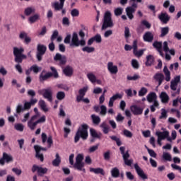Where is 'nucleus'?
Listing matches in <instances>:
<instances>
[{"label":"nucleus","instance_id":"obj_1","mask_svg":"<svg viewBox=\"0 0 181 181\" xmlns=\"http://www.w3.org/2000/svg\"><path fill=\"white\" fill-rule=\"evenodd\" d=\"M34 112L35 114L33 115L28 122V127L31 131L35 129L37 124H43V122H46V116L43 115L40 117V112H39L37 107L34 108Z\"/></svg>","mask_w":181,"mask_h":181},{"label":"nucleus","instance_id":"obj_2","mask_svg":"<svg viewBox=\"0 0 181 181\" xmlns=\"http://www.w3.org/2000/svg\"><path fill=\"white\" fill-rule=\"evenodd\" d=\"M83 159L84 155L79 153L76 156L74 163V154L72 153L69 156V163L74 165V169L86 173V168H84V163L83 162Z\"/></svg>","mask_w":181,"mask_h":181},{"label":"nucleus","instance_id":"obj_3","mask_svg":"<svg viewBox=\"0 0 181 181\" xmlns=\"http://www.w3.org/2000/svg\"><path fill=\"white\" fill-rule=\"evenodd\" d=\"M78 35L81 40H78ZM78 35L76 33H74L72 35V37L71 40V47H78V46H86V40H84V37L86 36V33L84 31L80 30Z\"/></svg>","mask_w":181,"mask_h":181},{"label":"nucleus","instance_id":"obj_4","mask_svg":"<svg viewBox=\"0 0 181 181\" xmlns=\"http://www.w3.org/2000/svg\"><path fill=\"white\" fill-rule=\"evenodd\" d=\"M88 126L87 124H82L81 127L78 128L74 139L76 143L80 141V138H82V139H87V138H88Z\"/></svg>","mask_w":181,"mask_h":181},{"label":"nucleus","instance_id":"obj_5","mask_svg":"<svg viewBox=\"0 0 181 181\" xmlns=\"http://www.w3.org/2000/svg\"><path fill=\"white\" fill-rule=\"evenodd\" d=\"M181 81H180V76H177L174 77L173 79L170 81V89L173 91H176L175 93H172V97H175L176 95L180 94V88H178V86H180Z\"/></svg>","mask_w":181,"mask_h":181},{"label":"nucleus","instance_id":"obj_6","mask_svg":"<svg viewBox=\"0 0 181 181\" xmlns=\"http://www.w3.org/2000/svg\"><path fill=\"white\" fill-rule=\"evenodd\" d=\"M112 26H114V23H112V18H111V12L106 11L104 15L102 30H105L107 28H112Z\"/></svg>","mask_w":181,"mask_h":181},{"label":"nucleus","instance_id":"obj_7","mask_svg":"<svg viewBox=\"0 0 181 181\" xmlns=\"http://www.w3.org/2000/svg\"><path fill=\"white\" fill-rule=\"evenodd\" d=\"M38 94L42 95L47 101H53V90L52 88H44L38 90Z\"/></svg>","mask_w":181,"mask_h":181},{"label":"nucleus","instance_id":"obj_8","mask_svg":"<svg viewBox=\"0 0 181 181\" xmlns=\"http://www.w3.org/2000/svg\"><path fill=\"white\" fill-rule=\"evenodd\" d=\"M50 70L52 71V73L48 72L46 74L43 75L42 74L40 76V81H45L47 80V78H50L53 76L54 78H59V73H57V70H56V68L51 66Z\"/></svg>","mask_w":181,"mask_h":181},{"label":"nucleus","instance_id":"obj_9","mask_svg":"<svg viewBox=\"0 0 181 181\" xmlns=\"http://www.w3.org/2000/svg\"><path fill=\"white\" fill-rule=\"evenodd\" d=\"M163 132L157 131L156 132L158 139H161L162 141L167 139L168 142H172V139L169 136V131L166 130L165 128H161Z\"/></svg>","mask_w":181,"mask_h":181},{"label":"nucleus","instance_id":"obj_10","mask_svg":"<svg viewBox=\"0 0 181 181\" xmlns=\"http://www.w3.org/2000/svg\"><path fill=\"white\" fill-rule=\"evenodd\" d=\"M54 61L59 66H64L67 62V58L64 55H62V54H56L54 57Z\"/></svg>","mask_w":181,"mask_h":181},{"label":"nucleus","instance_id":"obj_11","mask_svg":"<svg viewBox=\"0 0 181 181\" xmlns=\"http://www.w3.org/2000/svg\"><path fill=\"white\" fill-rule=\"evenodd\" d=\"M138 8V4L136 3H134L132 6H129L126 8V13L128 16L129 19L132 21L134 18V13H135V11Z\"/></svg>","mask_w":181,"mask_h":181},{"label":"nucleus","instance_id":"obj_12","mask_svg":"<svg viewBox=\"0 0 181 181\" xmlns=\"http://www.w3.org/2000/svg\"><path fill=\"white\" fill-rule=\"evenodd\" d=\"M47 47H46L45 45L39 44L37 47V59L38 60V62L42 61V57H43V54H45V53H46V50H47Z\"/></svg>","mask_w":181,"mask_h":181},{"label":"nucleus","instance_id":"obj_13","mask_svg":"<svg viewBox=\"0 0 181 181\" xmlns=\"http://www.w3.org/2000/svg\"><path fill=\"white\" fill-rule=\"evenodd\" d=\"M134 169L138 176H139L141 179H143V180H146V179H148V175L145 174V173L144 172V170H142V168H141V167L138 165V163L134 164Z\"/></svg>","mask_w":181,"mask_h":181},{"label":"nucleus","instance_id":"obj_14","mask_svg":"<svg viewBox=\"0 0 181 181\" xmlns=\"http://www.w3.org/2000/svg\"><path fill=\"white\" fill-rule=\"evenodd\" d=\"M34 149L36 152V158L40 159L41 162H43L44 158L43 154L40 153V151H47L46 148L41 147L40 146H34Z\"/></svg>","mask_w":181,"mask_h":181},{"label":"nucleus","instance_id":"obj_15","mask_svg":"<svg viewBox=\"0 0 181 181\" xmlns=\"http://www.w3.org/2000/svg\"><path fill=\"white\" fill-rule=\"evenodd\" d=\"M5 160L7 163H9V162L13 161V158L12 156L7 154L6 153H4L2 158L0 159V165L4 166V165H5Z\"/></svg>","mask_w":181,"mask_h":181},{"label":"nucleus","instance_id":"obj_16","mask_svg":"<svg viewBox=\"0 0 181 181\" xmlns=\"http://www.w3.org/2000/svg\"><path fill=\"white\" fill-rule=\"evenodd\" d=\"M23 52H25V49L22 47H13V54L15 56V62H19V56L23 54Z\"/></svg>","mask_w":181,"mask_h":181},{"label":"nucleus","instance_id":"obj_17","mask_svg":"<svg viewBox=\"0 0 181 181\" xmlns=\"http://www.w3.org/2000/svg\"><path fill=\"white\" fill-rule=\"evenodd\" d=\"M36 170L40 176H42V175H45V173H47V168L39 167L36 165H34L32 168V172L35 173Z\"/></svg>","mask_w":181,"mask_h":181},{"label":"nucleus","instance_id":"obj_18","mask_svg":"<svg viewBox=\"0 0 181 181\" xmlns=\"http://www.w3.org/2000/svg\"><path fill=\"white\" fill-rule=\"evenodd\" d=\"M107 70L110 74H117L118 73V66L114 64V62H109L107 63Z\"/></svg>","mask_w":181,"mask_h":181},{"label":"nucleus","instance_id":"obj_19","mask_svg":"<svg viewBox=\"0 0 181 181\" xmlns=\"http://www.w3.org/2000/svg\"><path fill=\"white\" fill-rule=\"evenodd\" d=\"M18 37L19 39H21V40H24V43H25L26 45H29V43L32 42V38L28 36V33H26V32L25 31L21 32Z\"/></svg>","mask_w":181,"mask_h":181},{"label":"nucleus","instance_id":"obj_20","mask_svg":"<svg viewBox=\"0 0 181 181\" xmlns=\"http://www.w3.org/2000/svg\"><path fill=\"white\" fill-rule=\"evenodd\" d=\"M130 110L134 115H141L144 112V108L136 105L131 106Z\"/></svg>","mask_w":181,"mask_h":181},{"label":"nucleus","instance_id":"obj_21","mask_svg":"<svg viewBox=\"0 0 181 181\" xmlns=\"http://www.w3.org/2000/svg\"><path fill=\"white\" fill-rule=\"evenodd\" d=\"M88 90V86H85L81 88L78 91L79 95L76 97V101L80 103L84 98V95H86V93Z\"/></svg>","mask_w":181,"mask_h":181},{"label":"nucleus","instance_id":"obj_22","mask_svg":"<svg viewBox=\"0 0 181 181\" xmlns=\"http://www.w3.org/2000/svg\"><path fill=\"white\" fill-rule=\"evenodd\" d=\"M158 19L162 22L163 23H168L169 21H170V16H169L167 13L162 12L160 14L158 15Z\"/></svg>","mask_w":181,"mask_h":181},{"label":"nucleus","instance_id":"obj_23","mask_svg":"<svg viewBox=\"0 0 181 181\" xmlns=\"http://www.w3.org/2000/svg\"><path fill=\"white\" fill-rule=\"evenodd\" d=\"M60 3L58 1H56L52 4V6L55 11H60L63 9V7L64 6V2L66 0H59Z\"/></svg>","mask_w":181,"mask_h":181},{"label":"nucleus","instance_id":"obj_24","mask_svg":"<svg viewBox=\"0 0 181 181\" xmlns=\"http://www.w3.org/2000/svg\"><path fill=\"white\" fill-rule=\"evenodd\" d=\"M121 98H122V95L119 94V93H117L115 95H114L113 96H112L110 98L109 100V103H108V106L109 107H114V101H115L116 100H121Z\"/></svg>","mask_w":181,"mask_h":181},{"label":"nucleus","instance_id":"obj_25","mask_svg":"<svg viewBox=\"0 0 181 181\" xmlns=\"http://www.w3.org/2000/svg\"><path fill=\"white\" fill-rule=\"evenodd\" d=\"M74 70L73 69L72 66H66L63 69V73L66 77H71L73 76Z\"/></svg>","mask_w":181,"mask_h":181},{"label":"nucleus","instance_id":"obj_26","mask_svg":"<svg viewBox=\"0 0 181 181\" xmlns=\"http://www.w3.org/2000/svg\"><path fill=\"white\" fill-rule=\"evenodd\" d=\"M154 80L158 82V86H160L162 83H163V80H165V76L162 73H156L153 76Z\"/></svg>","mask_w":181,"mask_h":181},{"label":"nucleus","instance_id":"obj_27","mask_svg":"<svg viewBox=\"0 0 181 181\" xmlns=\"http://www.w3.org/2000/svg\"><path fill=\"white\" fill-rule=\"evenodd\" d=\"M153 47H156L157 49L158 52H159L160 56L161 57H164L165 54H163V52L162 51V42H154L153 44Z\"/></svg>","mask_w":181,"mask_h":181},{"label":"nucleus","instance_id":"obj_28","mask_svg":"<svg viewBox=\"0 0 181 181\" xmlns=\"http://www.w3.org/2000/svg\"><path fill=\"white\" fill-rule=\"evenodd\" d=\"M143 39L144 40V42H153V34L151 32H146L144 36H143Z\"/></svg>","mask_w":181,"mask_h":181},{"label":"nucleus","instance_id":"obj_29","mask_svg":"<svg viewBox=\"0 0 181 181\" xmlns=\"http://www.w3.org/2000/svg\"><path fill=\"white\" fill-rule=\"evenodd\" d=\"M146 100L148 103H153V101L158 100V95L156 93L151 92L147 95Z\"/></svg>","mask_w":181,"mask_h":181},{"label":"nucleus","instance_id":"obj_30","mask_svg":"<svg viewBox=\"0 0 181 181\" xmlns=\"http://www.w3.org/2000/svg\"><path fill=\"white\" fill-rule=\"evenodd\" d=\"M36 12V8L33 6H29L25 8L24 14L25 16H30L32 13H35Z\"/></svg>","mask_w":181,"mask_h":181},{"label":"nucleus","instance_id":"obj_31","mask_svg":"<svg viewBox=\"0 0 181 181\" xmlns=\"http://www.w3.org/2000/svg\"><path fill=\"white\" fill-rule=\"evenodd\" d=\"M90 172L95 173V175H102L103 176L105 175V173H104V169L101 168H90Z\"/></svg>","mask_w":181,"mask_h":181},{"label":"nucleus","instance_id":"obj_32","mask_svg":"<svg viewBox=\"0 0 181 181\" xmlns=\"http://www.w3.org/2000/svg\"><path fill=\"white\" fill-rule=\"evenodd\" d=\"M90 135L93 138H96L98 139H101V136L103 135V134H101V132H98L94 129H90Z\"/></svg>","mask_w":181,"mask_h":181},{"label":"nucleus","instance_id":"obj_33","mask_svg":"<svg viewBox=\"0 0 181 181\" xmlns=\"http://www.w3.org/2000/svg\"><path fill=\"white\" fill-rule=\"evenodd\" d=\"M160 98L164 104H168L169 103V95L166 92H162L160 95Z\"/></svg>","mask_w":181,"mask_h":181},{"label":"nucleus","instance_id":"obj_34","mask_svg":"<svg viewBox=\"0 0 181 181\" xmlns=\"http://www.w3.org/2000/svg\"><path fill=\"white\" fill-rule=\"evenodd\" d=\"M40 19V14L35 13V14L31 16L30 17H29L28 21L30 23H35V22H37V21H39Z\"/></svg>","mask_w":181,"mask_h":181},{"label":"nucleus","instance_id":"obj_35","mask_svg":"<svg viewBox=\"0 0 181 181\" xmlns=\"http://www.w3.org/2000/svg\"><path fill=\"white\" fill-rule=\"evenodd\" d=\"M38 105L40 107L41 110H42V111H44L45 112H47V111H49V108L47 107L46 102L45 100H40L38 102Z\"/></svg>","mask_w":181,"mask_h":181},{"label":"nucleus","instance_id":"obj_36","mask_svg":"<svg viewBox=\"0 0 181 181\" xmlns=\"http://www.w3.org/2000/svg\"><path fill=\"white\" fill-rule=\"evenodd\" d=\"M163 73L165 76V81H170L171 77H170V71L168 69V66H165L163 68Z\"/></svg>","mask_w":181,"mask_h":181},{"label":"nucleus","instance_id":"obj_37","mask_svg":"<svg viewBox=\"0 0 181 181\" xmlns=\"http://www.w3.org/2000/svg\"><path fill=\"white\" fill-rule=\"evenodd\" d=\"M110 173H111L112 177H115V178L119 177V169H118V168L117 167L112 168L110 170Z\"/></svg>","mask_w":181,"mask_h":181},{"label":"nucleus","instance_id":"obj_38","mask_svg":"<svg viewBox=\"0 0 181 181\" xmlns=\"http://www.w3.org/2000/svg\"><path fill=\"white\" fill-rule=\"evenodd\" d=\"M100 128L102 129V131L105 134H108L110 132V127L107 124V122H103L100 125Z\"/></svg>","mask_w":181,"mask_h":181},{"label":"nucleus","instance_id":"obj_39","mask_svg":"<svg viewBox=\"0 0 181 181\" xmlns=\"http://www.w3.org/2000/svg\"><path fill=\"white\" fill-rule=\"evenodd\" d=\"M14 129L18 132H23V130L25 129V125H23L22 123H16L14 124Z\"/></svg>","mask_w":181,"mask_h":181},{"label":"nucleus","instance_id":"obj_40","mask_svg":"<svg viewBox=\"0 0 181 181\" xmlns=\"http://www.w3.org/2000/svg\"><path fill=\"white\" fill-rule=\"evenodd\" d=\"M146 66H152L155 62V58L152 55H148L146 57Z\"/></svg>","mask_w":181,"mask_h":181},{"label":"nucleus","instance_id":"obj_41","mask_svg":"<svg viewBox=\"0 0 181 181\" xmlns=\"http://www.w3.org/2000/svg\"><path fill=\"white\" fill-rule=\"evenodd\" d=\"M87 78H88L89 81L90 83H94L95 81H97V76L93 73H88L87 74Z\"/></svg>","mask_w":181,"mask_h":181},{"label":"nucleus","instance_id":"obj_42","mask_svg":"<svg viewBox=\"0 0 181 181\" xmlns=\"http://www.w3.org/2000/svg\"><path fill=\"white\" fill-rule=\"evenodd\" d=\"M55 156L56 158L52 161V165L53 166H59L62 162V158H60L59 153H57Z\"/></svg>","mask_w":181,"mask_h":181},{"label":"nucleus","instance_id":"obj_43","mask_svg":"<svg viewBox=\"0 0 181 181\" xmlns=\"http://www.w3.org/2000/svg\"><path fill=\"white\" fill-rule=\"evenodd\" d=\"M91 119L95 125H98L100 124V122H101V118H100L98 116H97L95 115H92Z\"/></svg>","mask_w":181,"mask_h":181},{"label":"nucleus","instance_id":"obj_44","mask_svg":"<svg viewBox=\"0 0 181 181\" xmlns=\"http://www.w3.org/2000/svg\"><path fill=\"white\" fill-rule=\"evenodd\" d=\"M57 99L59 100V101H62V100H64L66 98V93L63 91H59L57 93Z\"/></svg>","mask_w":181,"mask_h":181},{"label":"nucleus","instance_id":"obj_45","mask_svg":"<svg viewBox=\"0 0 181 181\" xmlns=\"http://www.w3.org/2000/svg\"><path fill=\"white\" fill-rule=\"evenodd\" d=\"M122 12H124V8H122V7H117L114 10V13L115 16H121Z\"/></svg>","mask_w":181,"mask_h":181},{"label":"nucleus","instance_id":"obj_46","mask_svg":"<svg viewBox=\"0 0 181 181\" xmlns=\"http://www.w3.org/2000/svg\"><path fill=\"white\" fill-rule=\"evenodd\" d=\"M169 33V27L161 28L160 37H165Z\"/></svg>","mask_w":181,"mask_h":181},{"label":"nucleus","instance_id":"obj_47","mask_svg":"<svg viewBox=\"0 0 181 181\" xmlns=\"http://www.w3.org/2000/svg\"><path fill=\"white\" fill-rule=\"evenodd\" d=\"M163 159H164V160L170 162L172 160V156L169 153L164 152L163 153Z\"/></svg>","mask_w":181,"mask_h":181},{"label":"nucleus","instance_id":"obj_48","mask_svg":"<svg viewBox=\"0 0 181 181\" xmlns=\"http://www.w3.org/2000/svg\"><path fill=\"white\" fill-rule=\"evenodd\" d=\"M82 50L83 52H86V53H93V52H94V50H95V49L93 47L86 46L82 48Z\"/></svg>","mask_w":181,"mask_h":181},{"label":"nucleus","instance_id":"obj_49","mask_svg":"<svg viewBox=\"0 0 181 181\" xmlns=\"http://www.w3.org/2000/svg\"><path fill=\"white\" fill-rule=\"evenodd\" d=\"M160 119H166L168 118V112L165 109H161V115L159 117Z\"/></svg>","mask_w":181,"mask_h":181},{"label":"nucleus","instance_id":"obj_50","mask_svg":"<svg viewBox=\"0 0 181 181\" xmlns=\"http://www.w3.org/2000/svg\"><path fill=\"white\" fill-rule=\"evenodd\" d=\"M146 93H148V89L145 87H142L139 91V96L144 97V95H146Z\"/></svg>","mask_w":181,"mask_h":181},{"label":"nucleus","instance_id":"obj_51","mask_svg":"<svg viewBox=\"0 0 181 181\" xmlns=\"http://www.w3.org/2000/svg\"><path fill=\"white\" fill-rule=\"evenodd\" d=\"M30 70H31V71H33V73H35L36 74H37V73H39V71H40V70H42V68L37 66V65H33L30 67Z\"/></svg>","mask_w":181,"mask_h":181},{"label":"nucleus","instance_id":"obj_52","mask_svg":"<svg viewBox=\"0 0 181 181\" xmlns=\"http://www.w3.org/2000/svg\"><path fill=\"white\" fill-rule=\"evenodd\" d=\"M123 135L126 136V138H132L133 134L128 129H124L123 130Z\"/></svg>","mask_w":181,"mask_h":181},{"label":"nucleus","instance_id":"obj_53","mask_svg":"<svg viewBox=\"0 0 181 181\" xmlns=\"http://www.w3.org/2000/svg\"><path fill=\"white\" fill-rule=\"evenodd\" d=\"M144 52H145V49H140L138 51V49H136L134 51H133V53L134 55L136 56V57H141V56H142V54H144Z\"/></svg>","mask_w":181,"mask_h":181},{"label":"nucleus","instance_id":"obj_54","mask_svg":"<svg viewBox=\"0 0 181 181\" xmlns=\"http://www.w3.org/2000/svg\"><path fill=\"white\" fill-rule=\"evenodd\" d=\"M71 15L73 18H76L80 15V11L76 8H74L71 11Z\"/></svg>","mask_w":181,"mask_h":181},{"label":"nucleus","instance_id":"obj_55","mask_svg":"<svg viewBox=\"0 0 181 181\" xmlns=\"http://www.w3.org/2000/svg\"><path fill=\"white\" fill-rule=\"evenodd\" d=\"M140 78H141V76H139V75H138V74H134L133 76H127V80H129V81H135L139 79Z\"/></svg>","mask_w":181,"mask_h":181},{"label":"nucleus","instance_id":"obj_56","mask_svg":"<svg viewBox=\"0 0 181 181\" xmlns=\"http://www.w3.org/2000/svg\"><path fill=\"white\" fill-rule=\"evenodd\" d=\"M93 37V40L95 42H96V43H101L102 42V38H101V35L100 34H97L96 35H95Z\"/></svg>","mask_w":181,"mask_h":181},{"label":"nucleus","instance_id":"obj_57","mask_svg":"<svg viewBox=\"0 0 181 181\" xmlns=\"http://www.w3.org/2000/svg\"><path fill=\"white\" fill-rule=\"evenodd\" d=\"M100 115H107V107L105 105L100 106Z\"/></svg>","mask_w":181,"mask_h":181},{"label":"nucleus","instance_id":"obj_58","mask_svg":"<svg viewBox=\"0 0 181 181\" xmlns=\"http://www.w3.org/2000/svg\"><path fill=\"white\" fill-rule=\"evenodd\" d=\"M62 25L64 26H70V20H69V18L64 17L62 18Z\"/></svg>","mask_w":181,"mask_h":181},{"label":"nucleus","instance_id":"obj_59","mask_svg":"<svg viewBox=\"0 0 181 181\" xmlns=\"http://www.w3.org/2000/svg\"><path fill=\"white\" fill-rule=\"evenodd\" d=\"M12 172H13V173H15L17 176H21V175H22V170L18 168H12Z\"/></svg>","mask_w":181,"mask_h":181},{"label":"nucleus","instance_id":"obj_60","mask_svg":"<svg viewBox=\"0 0 181 181\" xmlns=\"http://www.w3.org/2000/svg\"><path fill=\"white\" fill-rule=\"evenodd\" d=\"M103 158H104L105 160H108L109 159H110L111 152H110V151L105 152L103 154Z\"/></svg>","mask_w":181,"mask_h":181},{"label":"nucleus","instance_id":"obj_61","mask_svg":"<svg viewBox=\"0 0 181 181\" xmlns=\"http://www.w3.org/2000/svg\"><path fill=\"white\" fill-rule=\"evenodd\" d=\"M146 148L150 156H151V158H156V153H155V151L153 150L150 149L149 148H148L146 146Z\"/></svg>","mask_w":181,"mask_h":181},{"label":"nucleus","instance_id":"obj_62","mask_svg":"<svg viewBox=\"0 0 181 181\" xmlns=\"http://www.w3.org/2000/svg\"><path fill=\"white\" fill-rule=\"evenodd\" d=\"M29 118H30V112H27L25 114H24L23 115V118L22 119V122H26L28 121V119H29Z\"/></svg>","mask_w":181,"mask_h":181},{"label":"nucleus","instance_id":"obj_63","mask_svg":"<svg viewBox=\"0 0 181 181\" xmlns=\"http://www.w3.org/2000/svg\"><path fill=\"white\" fill-rule=\"evenodd\" d=\"M163 49L165 53L169 52V46L168 45V42L165 41L163 44Z\"/></svg>","mask_w":181,"mask_h":181},{"label":"nucleus","instance_id":"obj_64","mask_svg":"<svg viewBox=\"0 0 181 181\" xmlns=\"http://www.w3.org/2000/svg\"><path fill=\"white\" fill-rule=\"evenodd\" d=\"M171 168L174 169V170H178L180 173H181V167L176 164H171Z\"/></svg>","mask_w":181,"mask_h":181}]
</instances>
